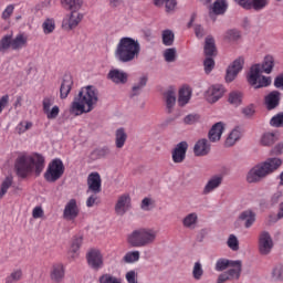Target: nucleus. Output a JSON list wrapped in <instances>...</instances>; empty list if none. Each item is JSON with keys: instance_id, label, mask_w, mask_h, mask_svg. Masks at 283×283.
I'll return each mask as SVG.
<instances>
[{"instance_id": "nucleus-1", "label": "nucleus", "mask_w": 283, "mask_h": 283, "mask_svg": "<svg viewBox=\"0 0 283 283\" xmlns=\"http://www.w3.org/2000/svg\"><path fill=\"white\" fill-rule=\"evenodd\" d=\"M98 103V91L96 87L88 85L82 87L78 94L74 97L71 104V114L81 116L82 114H90Z\"/></svg>"}, {"instance_id": "nucleus-2", "label": "nucleus", "mask_w": 283, "mask_h": 283, "mask_svg": "<svg viewBox=\"0 0 283 283\" xmlns=\"http://www.w3.org/2000/svg\"><path fill=\"white\" fill-rule=\"evenodd\" d=\"M273 67H275V60L272 55H266L263 60L262 66H260V64H254L251 66L248 75V83H250L254 90L269 87V85H271V77H266L261 74L262 72L265 74H271V72H273Z\"/></svg>"}, {"instance_id": "nucleus-3", "label": "nucleus", "mask_w": 283, "mask_h": 283, "mask_svg": "<svg viewBox=\"0 0 283 283\" xmlns=\"http://www.w3.org/2000/svg\"><path fill=\"white\" fill-rule=\"evenodd\" d=\"M43 169H45V157L40 154L21 155L15 160V174L19 178H27L32 171H35V176H41Z\"/></svg>"}, {"instance_id": "nucleus-4", "label": "nucleus", "mask_w": 283, "mask_h": 283, "mask_svg": "<svg viewBox=\"0 0 283 283\" xmlns=\"http://www.w3.org/2000/svg\"><path fill=\"white\" fill-rule=\"evenodd\" d=\"M282 159L279 157H270L265 161L254 166L247 176V180L250 184L260 182L266 176H271L274 171H277L282 167Z\"/></svg>"}, {"instance_id": "nucleus-5", "label": "nucleus", "mask_w": 283, "mask_h": 283, "mask_svg": "<svg viewBox=\"0 0 283 283\" xmlns=\"http://www.w3.org/2000/svg\"><path fill=\"white\" fill-rule=\"evenodd\" d=\"M140 54V43L133 38L124 36L119 40L115 56L120 63H129Z\"/></svg>"}, {"instance_id": "nucleus-6", "label": "nucleus", "mask_w": 283, "mask_h": 283, "mask_svg": "<svg viewBox=\"0 0 283 283\" xmlns=\"http://www.w3.org/2000/svg\"><path fill=\"white\" fill-rule=\"evenodd\" d=\"M63 174H65V165H63L61 158H55L48 165L44 179L46 182H56V180L63 178Z\"/></svg>"}, {"instance_id": "nucleus-7", "label": "nucleus", "mask_w": 283, "mask_h": 283, "mask_svg": "<svg viewBox=\"0 0 283 283\" xmlns=\"http://www.w3.org/2000/svg\"><path fill=\"white\" fill-rule=\"evenodd\" d=\"M244 67V57L239 56L235 59L227 69L226 71V83H233L238 77V74L242 72Z\"/></svg>"}, {"instance_id": "nucleus-8", "label": "nucleus", "mask_w": 283, "mask_h": 283, "mask_svg": "<svg viewBox=\"0 0 283 283\" xmlns=\"http://www.w3.org/2000/svg\"><path fill=\"white\" fill-rule=\"evenodd\" d=\"M273 247H275V243H273L271 233H269V231L261 232L259 235L260 255H270V253L273 251Z\"/></svg>"}, {"instance_id": "nucleus-9", "label": "nucleus", "mask_w": 283, "mask_h": 283, "mask_svg": "<svg viewBox=\"0 0 283 283\" xmlns=\"http://www.w3.org/2000/svg\"><path fill=\"white\" fill-rule=\"evenodd\" d=\"M187 149H189V144L187 142H180L177 144L171 151L172 163L176 165L185 163V159L187 158Z\"/></svg>"}, {"instance_id": "nucleus-10", "label": "nucleus", "mask_w": 283, "mask_h": 283, "mask_svg": "<svg viewBox=\"0 0 283 283\" xmlns=\"http://www.w3.org/2000/svg\"><path fill=\"white\" fill-rule=\"evenodd\" d=\"M87 187L86 193H101L103 190L101 174L91 172L87 177Z\"/></svg>"}, {"instance_id": "nucleus-11", "label": "nucleus", "mask_w": 283, "mask_h": 283, "mask_svg": "<svg viewBox=\"0 0 283 283\" xmlns=\"http://www.w3.org/2000/svg\"><path fill=\"white\" fill-rule=\"evenodd\" d=\"M87 263L91 269L94 271H98L99 269H103V254H101V251L98 250H91L86 254Z\"/></svg>"}, {"instance_id": "nucleus-12", "label": "nucleus", "mask_w": 283, "mask_h": 283, "mask_svg": "<svg viewBox=\"0 0 283 283\" xmlns=\"http://www.w3.org/2000/svg\"><path fill=\"white\" fill-rule=\"evenodd\" d=\"M282 94L279 91H272L264 97V106L268 112L277 109L280 107V101H282Z\"/></svg>"}, {"instance_id": "nucleus-13", "label": "nucleus", "mask_w": 283, "mask_h": 283, "mask_svg": "<svg viewBox=\"0 0 283 283\" xmlns=\"http://www.w3.org/2000/svg\"><path fill=\"white\" fill-rule=\"evenodd\" d=\"M78 205L76 203V199H71L64 207L63 218L64 220H76L78 218Z\"/></svg>"}, {"instance_id": "nucleus-14", "label": "nucleus", "mask_w": 283, "mask_h": 283, "mask_svg": "<svg viewBox=\"0 0 283 283\" xmlns=\"http://www.w3.org/2000/svg\"><path fill=\"white\" fill-rule=\"evenodd\" d=\"M107 78L112 81V83H115V85H125L129 80V75L125 73V71L113 69L108 72Z\"/></svg>"}, {"instance_id": "nucleus-15", "label": "nucleus", "mask_w": 283, "mask_h": 283, "mask_svg": "<svg viewBox=\"0 0 283 283\" xmlns=\"http://www.w3.org/2000/svg\"><path fill=\"white\" fill-rule=\"evenodd\" d=\"M130 207L132 198H129V195H122L115 205V212L117 216H125Z\"/></svg>"}, {"instance_id": "nucleus-16", "label": "nucleus", "mask_w": 283, "mask_h": 283, "mask_svg": "<svg viewBox=\"0 0 283 283\" xmlns=\"http://www.w3.org/2000/svg\"><path fill=\"white\" fill-rule=\"evenodd\" d=\"M242 275V269H229L228 271L221 273L218 276L217 283H227L231 282V280H240V276Z\"/></svg>"}, {"instance_id": "nucleus-17", "label": "nucleus", "mask_w": 283, "mask_h": 283, "mask_svg": "<svg viewBox=\"0 0 283 283\" xmlns=\"http://www.w3.org/2000/svg\"><path fill=\"white\" fill-rule=\"evenodd\" d=\"M227 269H242V261L229 260V259H219L216 263V271H227Z\"/></svg>"}, {"instance_id": "nucleus-18", "label": "nucleus", "mask_w": 283, "mask_h": 283, "mask_svg": "<svg viewBox=\"0 0 283 283\" xmlns=\"http://www.w3.org/2000/svg\"><path fill=\"white\" fill-rule=\"evenodd\" d=\"M50 277L54 283H61L65 280V266L62 263H55L51 268Z\"/></svg>"}, {"instance_id": "nucleus-19", "label": "nucleus", "mask_w": 283, "mask_h": 283, "mask_svg": "<svg viewBox=\"0 0 283 283\" xmlns=\"http://www.w3.org/2000/svg\"><path fill=\"white\" fill-rule=\"evenodd\" d=\"M78 11H71V14L67 19H64L62 22L63 28H67L69 30H74V28L78 27V23L83 21V14L77 13Z\"/></svg>"}, {"instance_id": "nucleus-20", "label": "nucleus", "mask_w": 283, "mask_h": 283, "mask_svg": "<svg viewBox=\"0 0 283 283\" xmlns=\"http://www.w3.org/2000/svg\"><path fill=\"white\" fill-rule=\"evenodd\" d=\"M211 151V144L207 138L199 139L193 147L195 156H208Z\"/></svg>"}, {"instance_id": "nucleus-21", "label": "nucleus", "mask_w": 283, "mask_h": 283, "mask_svg": "<svg viewBox=\"0 0 283 283\" xmlns=\"http://www.w3.org/2000/svg\"><path fill=\"white\" fill-rule=\"evenodd\" d=\"M224 132V124L222 122L216 123L208 133L210 143H218L222 138Z\"/></svg>"}, {"instance_id": "nucleus-22", "label": "nucleus", "mask_w": 283, "mask_h": 283, "mask_svg": "<svg viewBox=\"0 0 283 283\" xmlns=\"http://www.w3.org/2000/svg\"><path fill=\"white\" fill-rule=\"evenodd\" d=\"M74 85V80H72L71 75H65L60 86V98L64 101L70 96V92H72V86Z\"/></svg>"}, {"instance_id": "nucleus-23", "label": "nucleus", "mask_w": 283, "mask_h": 283, "mask_svg": "<svg viewBox=\"0 0 283 283\" xmlns=\"http://www.w3.org/2000/svg\"><path fill=\"white\" fill-rule=\"evenodd\" d=\"M205 56H218V46H216V39L208 35L203 45Z\"/></svg>"}, {"instance_id": "nucleus-24", "label": "nucleus", "mask_w": 283, "mask_h": 283, "mask_svg": "<svg viewBox=\"0 0 283 283\" xmlns=\"http://www.w3.org/2000/svg\"><path fill=\"white\" fill-rule=\"evenodd\" d=\"M224 96V86L217 84L210 88V94L207 96L208 103H218L219 98Z\"/></svg>"}, {"instance_id": "nucleus-25", "label": "nucleus", "mask_w": 283, "mask_h": 283, "mask_svg": "<svg viewBox=\"0 0 283 283\" xmlns=\"http://www.w3.org/2000/svg\"><path fill=\"white\" fill-rule=\"evenodd\" d=\"M158 232L154 229L144 228L143 229V247H149L156 242Z\"/></svg>"}, {"instance_id": "nucleus-26", "label": "nucleus", "mask_w": 283, "mask_h": 283, "mask_svg": "<svg viewBox=\"0 0 283 283\" xmlns=\"http://www.w3.org/2000/svg\"><path fill=\"white\" fill-rule=\"evenodd\" d=\"M220 185H222V176L211 177L203 188V195L207 196L208 193H211V191L218 189Z\"/></svg>"}, {"instance_id": "nucleus-27", "label": "nucleus", "mask_w": 283, "mask_h": 283, "mask_svg": "<svg viewBox=\"0 0 283 283\" xmlns=\"http://www.w3.org/2000/svg\"><path fill=\"white\" fill-rule=\"evenodd\" d=\"M239 220H242L244 223L245 229H251L255 223V212L253 210H244L240 213Z\"/></svg>"}, {"instance_id": "nucleus-28", "label": "nucleus", "mask_w": 283, "mask_h": 283, "mask_svg": "<svg viewBox=\"0 0 283 283\" xmlns=\"http://www.w3.org/2000/svg\"><path fill=\"white\" fill-rule=\"evenodd\" d=\"M164 96L166 98L167 113L171 114V112H174V107L176 106V91H174V87H170L166 93H164Z\"/></svg>"}, {"instance_id": "nucleus-29", "label": "nucleus", "mask_w": 283, "mask_h": 283, "mask_svg": "<svg viewBox=\"0 0 283 283\" xmlns=\"http://www.w3.org/2000/svg\"><path fill=\"white\" fill-rule=\"evenodd\" d=\"M61 6L70 12H78L83 8V0H61Z\"/></svg>"}, {"instance_id": "nucleus-30", "label": "nucleus", "mask_w": 283, "mask_h": 283, "mask_svg": "<svg viewBox=\"0 0 283 283\" xmlns=\"http://www.w3.org/2000/svg\"><path fill=\"white\" fill-rule=\"evenodd\" d=\"M244 94L240 91H231L228 95V103L233 105V107H240L242 105V99Z\"/></svg>"}, {"instance_id": "nucleus-31", "label": "nucleus", "mask_w": 283, "mask_h": 283, "mask_svg": "<svg viewBox=\"0 0 283 283\" xmlns=\"http://www.w3.org/2000/svg\"><path fill=\"white\" fill-rule=\"evenodd\" d=\"M125 143H127V133L125 128L120 127L115 132V146L117 149H123Z\"/></svg>"}, {"instance_id": "nucleus-32", "label": "nucleus", "mask_w": 283, "mask_h": 283, "mask_svg": "<svg viewBox=\"0 0 283 283\" xmlns=\"http://www.w3.org/2000/svg\"><path fill=\"white\" fill-rule=\"evenodd\" d=\"M156 8H163L165 6L166 12H174L178 6L177 0H154Z\"/></svg>"}, {"instance_id": "nucleus-33", "label": "nucleus", "mask_w": 283, "mask_h": 283, "mask_svg": "<svg viewBox=\"0 0 283 283\" xmlns=\"http://www.w3.org/2000/svg\"><path fill=\"white\" fill-rule=\"evenodd\" d=\"M128 244H130V247H143V232L140 230H135L129 234Z\"/></svg>"}, {"instance_id": "nucleus-34", "label": "nucleus", "mask_w": 283, "mask_h": 283, "mask_svg": "<svg viewBox=\"0 0 283 283\" xmlns=\"http://www.w3.org/2000/svg\"><path fill=\"white\" fill-rule=\"evenodd\" d=\"M277 143V134L275 133H265L261 137V145L263 147H271Z\"/></svg>"}, {"instance_id": "nucleus-35", "label": "nucleus", "mask_w": 283, "mask_h": 283, "mask_svg": "<svg viewBox=\"0 0 283 283\" xmlns=\"http://www.w3.org/2000/svg\"><path fill=\"white\" fill-rule=\"evenodd\" d=\"M242 134L240 133V129L237 127L234 128L228 136V138L224 142L226 147H233L238 140H240Z\"/></svg>"}, {"instance_id": "nucleus-36", "label": "nucleus", "mask_w": 283, "mask_h": 283, "mask_svg": "<svg viewBox=\"0 0 283 283\" xmlns=\"http://www.w3.org/2000/svg\"><path fill=\"white\" fill-rule=\"evenodd\" d=\"M241 36H242V33L238 29L227 30L226 33L223 34L224 41H228L229 43L240 41Z\"/></svg>"}, {"instance_id": "nucleus-37", "label": "nucleus", "mask_w": 283, "mask_h": 283, "mask_svg": "<svg viewBox=\"0 0 283 283\" xmlns=\"http://www.w3.org/2000/svg\"><path fill=\"white\" fill-rule=\"evenodd\" d=\"M28 45V38L23 34H18L13 40H11L12 50H21Z\"/></svg>"}, {"instance_id": "nucleus-38", "label": "nucleus", "mask_w": 283, "mask_h": 283, "mask_svg": "<svg viewBox=\"0 0 283 283\" xmlns=\"http://www.w3.org/2000/svg\"><path fill=\"white\" fill-rule=\"evenodd\" d=\"M109 154H112V150L109 149V147L104 146L102 148H97V149L93 150L91 156L95 160H98L101 158H107V156H109Z\"/></svg>"}, {"instance_id": "nucleus-39", "label": "nucleus", "mask_w": 283, "mask_h": 283, "mask_svg": "<svg viewBox=\"0 0 283 283\" xmlns=\"http://www.w3.org/2000/svg\"><path fill=\"white\" fill-rule=\"evenodd\" d=\"M227 8H229L227 0H217L213 3L212 12L216 14H224V12H227Z\"/></svg>"}, {"instance_id": "nucleus-40", "label": "nucleus", "mask_w": 283, "mask_h": 283, "mask_svg": "<svg viewBox=\"0 0 283 283\" xmlns=\"http://www.w3.org/2000/svg\"><path fill=\"white\" fill-rule=\"evenodd\" d=\"M191 98V90L189 87H182L179 90L178 101L180 105H187Z\"/></svg>"}, {"instance_id": "nucleus-41", "label": "nucleus", "mask_w": 283, "mask_h": 283, "mask_svg": "<svg viewBox=\"0 0 283 283\" xmlns=\"http://www.w3.org/2000/svg\"><path fill=\"white\" fill-rule=\"evenodd\" d=\"M161 38H163V43L166 46H171V45H174L176 35L174 34V31L166 29L163 31Z\"/></svg>"}, {"instance_id": "nucleus-42", "label": "nucleus", "mask_w": 283, "mask_h": 283, "mask_svg": "<svg viewBox=\"0 0 283 283\" xmlns=\"http://www.w3.org/2000/svg\"><path fill=\"white\" fill-rule=\"evenodd\" d=\"M139 260L140 252L138 251H129L123 258V262H125V264H134V262H138Z\"/></svg>"}, {"instance_id": "nucleus-43", "label": "nucleus", "mask_w": 283, "mask_h": 283, "mask_svg": "<svg viewBox=\"0 0 283 283\" xmlns=\"http://www.w3.org/2000/svg\"><path fill=\"white\" fill-rule=\"evenodd\" d=\"M140 94H143V77H139L138 82L133 84L129 97L136 98V96H140Z\"/></svg>"}, {"instance_id": "nucleus-44", "label": "nucleus", "mask_w": 283, "mask_h": 283, "mask_svg": "<svg viewBox=\"0 0 283 283\" xmlns=\"http://www.w3.org/2000/svg\"><path fill=\"white\" fill-rule=\"evenodd\" d=\"M269 6V0H251L250 1V10H254L255 12H260V10H264Z\"/></svg>"}, {"instance_id": "nucleus-45", "label": "nucleus", "mask_w": 283, "mask_h": 283, "mask_svg": "<svg viewBox=\"0 0 283 283\" xmlns=\"http://www.w3.org/2000/svg\"><path fill=\"white\" fill-rule=\"evenodd\" d=\"M12 48V35L7 34L0 40V52H6Z\"/></svg>"}, {"instance_id": "nucleus-46", "label": "nucleus", "mask_w": 283, "mask_h": 283, "mask_svg": "<svg viewBox=\"0 0 283 283\" xmlns=\"http://www.w3.org/2000/svg\"><path fill=\"white\" fill-rule=\"evenodd\" d=\"M81 247H83V237H73L71 241V253L77 254Z\"/></svg>"}, {"instance_id": "nucleus-47", "label": "nucleus", "mask_w": 283, "mask_h": 283, "mask_svg": "<svg viewBox=\"0 0 283 283\" xmlns=\"http://www.w3.org/2000/svg\"><path fill=\"white\" fill-rule=\"evenodd\" d=\"M205 275V270H202V263L196 262L192 269V277L193 280H202V276Z\"/></svg>"}, {"instance_id": "nucleus-48", "label": "nucleus", "mask_w": 283, "mask_h": 283, "mask_svg": "<svg viewBox=\"0 0 283 283\" xmlns=\"http://www.w3.org/2000/svg\"><path fill=\"white\" fill-rule=\"evenodd\" d=\"M203 67L206 74H211V72H213V67H216V60H213V56H206L203 60Z\"/></svg>"}, {"instance_id": "nucleus-49", "label": "nucleus", "mask_w": 283, "mask_h": 283, "mask_svg": "<svg viewBox=\"0 0 283 283\" xmlns=\"http://www.w3.org/2000/svg\"><path fill=\"white\" fill-rule=\"evenodd\" d=\"M196 222H198V214L189 213L188 216H186L184 218L182 224H184V227L189 229V228L193 227V224H196Z\"/></svg>"}, {"instance_id": "nucleus-50", "label": "nucleus", "mask_w": 283, "mask_h": 283, "mask_svg": "<svg viewBox=\"0 0 283 283\" xmlns=\"http://www.w3.org/2000/svg\"><path fill=\"white\" fill-rule=\"evenodd\" d=\"M55 28H56V24L54 23V20H52V19H46L42 23V29H43L44 34H52V32H54Z\"/></svg>"}, {"instance_id": "nucleus-51", "label": "nucleus", "mask_w": 283, "mask_h": 283, "mask_svg": "<svg viewBox=\"0 0 283 283\" xmlns=\"http://www.w3.org/2000/svg\"><path fill=\"white\" fill-rule=\"evenodd\" d=\"M156 209V200L149 197L143 199V211H154Z\"/></svg>"}, {"instance_id": "nucleus-52", "label": "nucleus", "mask_w": 283, "mask_h": 283, "mask_svg": "<svg viewBox=\"0 0 283 283\" xmlns=\"http://www.w3.org/2000/svg\"><path fill=\"white\" fill-rule=\"evenodd\" d=\"M227 244L231 251H240V241L234 234H230Z\"/></svg>"}, {"instance_id": "nucleus-53", "label": "nucleus", "mask_w": 283, "mask_h": 283, "mask_svg": "<svg viewBox=\"0 0 283 283\" xmlns=\"http://www.w3.org/2000/svg\"><path fill=\"white\" fill-rule=\"evenodd\" d=\"M164 59L167 63H174L176 61V48L166 49L164 51Z\"/></svg>"}, {"instance_id": "nucleus-54", "label": "nucleus", "mask_w": 283, "mask_h": 283, "mask_svg": "<svg viewBox=\"0 0 283 283\" xmlns=\"http://www.w3.org/2000/svg\"><path fill=\"white\" fill-rule=\"evenodd\" d=\"M9 187H12V176L6 177V179L2 181L0 188V198H3V195L8 193Z\"/></svg>"}, {"instance_id": "nucleus-55", "label": "nucleus", "mask_w": 283, "mask_h": 283, "mask_svg": "<svg viewBox=\"0 0 283 283\" xmlns=\"http://www.w3.org/2000/svg\"><path fill=\"white\" fill-rule=\"evenodd\" d=\"M272 127H283V113H279L270 120Z\"/></svg>"}, {"instance_id": "nucleus-56", "label": "nucleus", "mask_w": 283, "mask_h": 283, "mask_svg": "<svg viewBox=\"0 0 283 283\" xmlns=\"http://www.w3.org/2000/svg\"><path fill=\"white\" fill-rule=\"evenodd\" d=\"M200 120L199 114H189L184 118L185 125H196Z\"/></svg>"}, {"instance_id": "nucleus-57", "label": "nucleus", "mask_w": 283, "mask_h": 283, "mask_svg": "<svg viewBox=\"0 0 283 283\" xmlns=\"http://www.w3.org/2000/svg\"><path fill=\"white\" fill-rule=\"evenodd\" d=\"M22 275H23V272L21 270H17L7 277V283L19 282Z\"/></svg>"}, {"instance_id": "nucleus-58", "label": "nucleus", "mask_w": 283, "mask_h": 283, "mask_svg": "<svg viewBox=\"0 0 283 283\" xmlns=\"http://www.w3.org/2000/svg\"><path fill=\"white\" fill-rule=\"evenodd\" d=\"M99 283H120L115 276L112 274H103L99 276Z\"/></svg>"}, {"instance_id": "nucleus-59", "label": "nucleus", "mask_w": 283, "mask_h": 283, "mask_svg": "<svg viewBox=\"0 0 283 283\" xmlns=\"http://www.w3.org/2000/svg\"><path fill=\"white\" fill-rule=\"evenodd\" d=\"M283 154V142L277 143L271 150L270 156H282Z\"/></svg>"}, {"instance_id": "nucleus-60", "label": "nucleus", "mask_w": 283, "mask_h": 283, "mask_svg": "<svg viewBox=\"0 0 283 283\" xmlns=\"http://www.w3.org/2000/svg\"><path fill=\"white\" fill-rule=\"evenodd\" d=\"M59 112H61L59 106H53L51 111L49 109L44 114H46V117L49 118V120H52L59 116Z\"/></svg>"}, {"instance_id": "nucleus-61", "label": "nucleus", "mask_w": 283, "mask_h": 283, "mask_svg": "<svg viewBox=\"0 0 283 283\" xmlns=\"http://www.w3.org/2000/svg\"><path fill=\"white\" fill-rule=\"evenodd\" d=\"M282 275H283V266L276 265L272 271V277H274V280H282Z\"/></svg>"}, {"instance_id": "nucleus-62", "label": "nucleus", "mask_w": 283, "mask_h": 283, "mask_svg": "<svg viewBox=\"0 0 283 283\" xmlns=\"http://www.w3.org/2000/svg\"><path fill=\"white\" fill-rule=\"evenodd\" d=\"M13 12H14V4H9L2 12V19L4 20L10 19Z\"/></svg>"}, {"instance_id": "nucleus-63", "label": "nucleus", "mask_w": 283, "mask_h": 283, "mask_svg": "<svg viewBox=\"0 0 283 283\" xmlns=\"http://www.w3.org/2000/svg\"><path fill=\"white\" fill-rule=\"evenodd\" d=\"M195 35L198 39H202L205 36V28H202V24H195Z\"/></svg>"}, {"instance_id": "nucleus-64", "label": "nucleus", "mask_w": 283, "mask_h": 283, "mask_svg": "<svg viewBox=\"0 0 283 283\" xmlns=\"http://www.w3.org/2000/svg\"><path fill=\"white\" fill-rule=\"evenodd\" d=\"M274 87L283 90V73L274 78Z\"/></svg>"}]
</instances>
